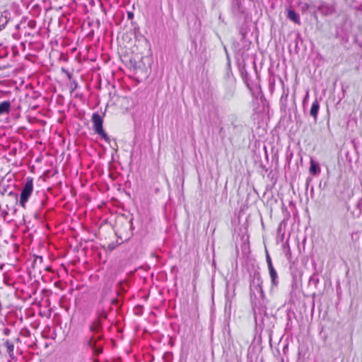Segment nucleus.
I'll use <instances>...</instances> for the list:
<instances>
[{
    "label": "nucleus",
    "mask_w": 362,
    "mask_h": 362,
    "mask_svg": "<svg viewBox=\"0 0 362 362\" xmlns=\"http://www.w3.org/2000/svg\"><path fill=\"white\" fill-rule=\"evenodd\" d=\"M4 334H5L8 335V334H9V333H10V329H8V328H6V329H4Z\"/></svg>",
    "instance_id": "obj_18"
},
{
    "label": "nucleus",
    "mask_w": 362,
    "mask_h": 362,
    "mask_svg": "<svg viewBox=\"0 0 362 362\" xmlns=\"http://www.w3.org/2000/svg\"><path fill=\"white\" fill-rule=\"evenodd\" d=\"M308 97V93H307V94H306V97L305 98L303 103H305V100H306V98H307Z\"/></svg>",
    "instance_id": "obj_22"
},
{
    "label": "nucleus",
    "mask_w": 362,
    "mask_h": 362,
    "mask_svg": "<svg viewBox=\"0 0 362 362\" xmlns=\"http://www.w3.org/2000/svg\"><path fill=\"white\" fill-rule=\"evenodd\" d=\"M11 109V103L9 101H3L0 103V115L8 113Z\"/></svg>",
    "instance_id": "obj_9"
},
{
    "label": "nucleus",
    "mask_w": 362,
    "mask_h": 362,
    "mask_svg": "<svg viewBox=\"0 0 362 362\" xmlns=\"http://www.w3.org/2000/svg\"><path fill=\"white\" fill-rule=\"evenodd\" d=\"M91 120L93 122V129L95 133L100 135L106 142L110 143V137L103 129V119L102 117L98 112H94L92 115Z\"/></svg>",
    "instance_id": "obj_2"
},
{
    "label": "nucleus",
    "mask_w": 362,
    "mask_h": 362,
    "mask_svg": "<svg viewBox=\"0 0 362 362\" xmlns=\"http://www.w3.org/2000/svg\"><path fill=\"white\" fill-rule=\"evenodd\" d=\"M127 18L129 20H132L134 18V13L132 11L127 12Z\"/></svg>",
    "instance_id": "obj_16"
},
{
    "label": "nucleus",
    "mask_w": 362,
    "mask_h": 362,
    "mask_svg": "<svg viewBox=\"0 0 362 362\" xmlns=\"http://www.w3.org/2000/svg\"><path fill=\"white\" fill-rule=\"evenodd\" d=\"M318 11L324 16H329L335 12V8L333 5L322 2L318 6Z\"/></svg>",
    "instance_id": "obj_4"
},
{
    "label": "nucleus",
    "mask_w": 362,
    "mask_h": 362,
    "mask_svg": "<svg viewBox=\"0 0 362 362\" xmlns=\"http://www.w3.org/2000/svg\"><path fill=\"white\" fill-rule=\"evenodd\" d=\"M254 314H255V318H256V312L255 310H254Z\"/></svg>",
    "instance_id": "obj_24"
},
{
    "label": "nucleus",
    "mask_w": 362,
    "mask_h": 362,
    "mask_svg": "<svg viewBox=\"0 0 362 362\" xmlns=\"http://www.w3.org/2000/svg\"><path fill=\"white\" fill-rule=\"evenodd\" d=\"M117 300L116 299H112V303H115Z\"/></svg>",
    "instance_id": "obj_25"
},
{
    "label": "nucleus",
    "mask_w": 362,
    "mask_h": 362,
    "mask_svg": "<svg viewBox=\"0 0 362 362\" xmlns=\"http://www.w3.org/2000/svg\"><path fill=\"white\" fill-rule=\"evenodd\" d=\"M17 341H20V339L19 338H16V339Z\"/></svg>",
    "instance_id": "obj_26"
},
{
    "label": "nucleus",
    "mask_w": 362,
    "mask_h": 362,
    "mask_svg": "<svg viewBox=\"0 0 362 362\" xmlns=\"http://www.w3.org/2000/svg\"><path fill=\"white\" fill-rule=\"evenodd\" d=\"M28 24H29V25H30V27H33V24H35V22H34V21H30V22L28 23Z\"/></svg>",
    "instance_id": "obj_19"
},
{
    "label": "nucleus",
    "mask_w": 362,
    "mask_h": 362,
    "mask_svg": "<svg viewBox=\"0 0 362 362\" xmlns=\"http://www.w3.org/2000/svg\"><path fill=\"white\" fill-rule=\"evenodd\" d=\"M284 96L286 97V99L288 97V94L284 95Z\"/></svg>",
    "instance_id": "obj_27"
},
{
    "label": "nucleus",
    "mask_w": 362,
    "mask_h": 362,
    "mask_svg": "<svg viewBox=\"0 0 362 362\" xmlns=\"http://www.w3.org/2000/svg\"><path fill=\"white\" fill-rule=\"evenodd\" d=\"M8 215V212L6 210L0 209V216L5 221L6 216Z\"/></svg>",
    "instance_id": "obj_15"
},
{
    "label": "nucleus",
    "mask_w": 362,
    "mask_h": 362,
    "mask_svg": "<svg viewBox=\"0 0 362 362\" xmlns=\"http://www.w3.org/2000/svg\"><path fill=\"white\" fill-rule=\"evenodd\" d=\"M233 92H234V88L232 90L231 93H230V95H233Z\"/></svg>",
    "instance_id": "obj_23"
},
{
    "label": "nucleus",
    "mask_w": 362,
    "mask_h": 362,
    "mask_svg": "<svg viewBox=\"0 0 362 362\" xmlns=\"http://www.w3.org/2000/svg\"><path fill=\"white\" fill-rule=\"evenodd\" d=\"M4 345L6 348V351L11 359L15 358L14 356V344L9 339H5L4 341Z\"/></svg>",
    "instance_id": "obj_7"
},
{
    "label": "nucleus",
    "mask_w": 362,
    "mask_h": 362,
    "mask_svg": "<svg viewBox=\"0 0 362 362\" xmlns=\"http://www.w3.org/2000/svg\"><path fill=\"white\" fill-rule=\"evenodd\" d=\"M262 279L259 272H254L250 281V296L252 300L253 297L256 298L259 295L260 298H264L265 295L262 288Z\"/></svg>",
    "instance_id": "obj_1"
},
{
    "label": "nucleus",
    "mask_w": 362,
    "mask_h": 362,
    "mask_svg": "<svg viewBox=\"0 0 362 362\" xmlns=\"http://www.w3.org/2000/svg\"><path fill=\"white\" fill-rule=\"evenodd\" d=\"M320 172V168L317 163H315L314 160H311L310 161V173L313 175H316Z\"/></svg>",
    "instance_id": "obj_10"
},
{
    "label": "nucleus",
    "mask_w": 362,
    "mask_h": 362,
    "mask_svg": "<svg viewBox=\"0 0 362 362\" xmlns=\"http://www.w3.org/2000/svg\"><path fill=\"white\" fill-rule=\"evenodd\" d=\"M283 99H285V100H286V97L284 96V95H282L281 98V101L283 100Z\"/></svg>",
    "instance_id": "obj_21"
},
{
    "label": "nucleus",
    "mask_w": 362,
    "mask_h": 362,
    "mask_svg": "<svg viewBox=\"0 0 362 362\" xmlns=\"http://www.w3.org/2000/svg\"><path fill=\"white\" fill-rule=\"evenodd\" d=\"M320 282V279L318 275L316 273H314L309 279V285L313 286L315 288H317L318 284Z\"/></svg>",
    "instance_id": "obj_11"
},
{
    "label": "nucleus",
    "mask_w": 362,
    "mask_h": 362,
    "mask_svg": "<svg viewBox=\"0 0 362 362\" xmlns=\"http://www.w3.org/2000/svg\"><path fill=\"white\" fill-rule=\"evenodd\" d=\"M69 88L71 93H72L74 90L78 88V83L76 81H73L72 82H71Z\"/></svg>",
    "instance_id": "obj_14"
},
{
    "label": "nucleus",
    "mask_w": 362,
    "mask_h": 362,
    "mask_svg": "<svg viewBox=\"0 0 362 362\" xmlns=\"http://www.w3.org/2000/svg\"><path fill=\"white\" fill-rule=\"evenodd\" d=\"M33 191V180L32 177H28L26 178V182L23 187L20 194L19 205L23 209H25L26 203Z\"/></svg>",
    "instance_id": "obj_3"
},
{
    "label": "nucleus",
    "mask_w": 362,
    "mask_h": 362,
    "mask_svg": "<svg viewBox=\"0 0 362 362\" xmlns=\"http://www.w3.org/2000/svg\"><path fill=\"white\" fill-rule=\"evenodd\" d=\"M269 269V276L271 278V282H272V288L274 287H276L279 284V277L277 272L274 267H272Z\"/></svg>",
    "instance_id": "obj_5"
},
{
    "label": "nucleus",
    "mask_w": 362,
    "mask_h": 362,
    "mask_svg": "<svg viewBox=\"0 0 362 362\" xmlns=\"http://www.w3.org/2000/svg\"><path fill=\"white\" fill-rule=\"evenodd\" d=\"M8 18L6 16L0 14V31L3 30L8 23Z\"/></svg>",
    "instance_id": "obj_12"
},
{
    "label": "nucleus",
    "mask_w": 362,
    "mask_h": 362,
    "mask_svg": "<svg viewBox=\"0 0 362 362\" xmlns=\"http://www.w3.org/2000/svg\"><path fill=\"white\" fill-rule=\"evenodd\" d=\"M287 17L297 24L300 23V16L294 10L288 9Z\"/></svg>",
    "instance_id": "obj_8"
},
{
    "label": "nucleus",
    "mask_w": 362,
    "mask_h": 362,
    "mask_svg": "<svg viewBox=\"0 0 362 362\" xmlns=\"http://www.w3.org/2000/svg\"><path fill=\"white\" fill-rule=\"evenodd\" d=\"M266 262H267V266H268V269H270L272 267H274L273 264H272V259L268 253V252L267 251L266 252Z\"/></svg>",
    "instance_id": "obj_13"
},
{
    "label": "nucleus",
    "mask_w": 362,
    "mask_h": 362,
    "mask_svg": "<svg viewBox=\"0 0 362 362\" xmlns=\"http://www.w3.org/2000/svg\"><path fill=\"white\" fill-rule=\"evenodd\" d=\"M319 110L320 104L317 99H315V100L313 103L310 110V115L313 117L315 122L317 121V119Z\"/></svg>",
    "instance_id": "obj_6"
},
{
    "label": "nucleus",
    "mask_w": 362,
    "mask_h": 362,
    "mask_svg": "<svg viewBox=\"0 0 362 362\" xmlns=\"http://www.w3.org/2000/svg\"><path fill=\"white\" fill-rule=\"evenodd\" d=\"M67 74V76L69 77V78H71V74L69 72H66Z\"/></svg>",
    "instance_id": "obj_20"
},
{
    "label": "nucleus",
    "mask_w": 362,
    "mask_h": 362,
    "mask_svg": "<svg viewBox=\"0 0 362 362\" xmlns=\"http://www.w3.org/2000/svg\"><path fill=\"white\" fill-rule=\"evenodd\" d=\"M102 351H103V349L101 348H98L95 350V352L97 354L102 353Z\"/></svg>",
    "instance_id": "obj_17"
}]
</instances>
